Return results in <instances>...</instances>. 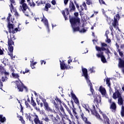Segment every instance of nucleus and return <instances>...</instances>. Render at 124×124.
Instances as JSON below:
<instances>
[{
  "label": "nucleus",
  "mask_w": 124,
  "mask_h": 124,
  "mask_svg": "<svg viewBox=\"0 0 124 124\" xmlns=\"http://www.w3.org/2000/svg\"><path fill=\"white\" fill-rule=\"evenodd\" d=\"M70 22L73 29L74 32L75 31H79V32H86L87 29H82L81 30L79 29V26L81 25L80 23V19L78 17H72L70 18Z\"/></svg>",
  "instance_id": "1"
},
{
  "label": "nucleus",
  "mask_w": 124,
  "mask_h": 124,
  "mask_svg": "<svg viewBox=\"0 0 124 124\" xmlns=\"http://www.w3.org/2000/svg\"><path fill=\"white\" fill-rule=\"evenodd\" d=\"M10 33V36H8V50L10 52L9 55L10 56L12 60H13V59H15V56H13V46H14V42H13V40H15L16 39L15 35H14L15 33L11 32V33Z\"/></svg>",
  "instance_id": "2"
},
{
  "label": "nucleus",
  "mask_w": 124,
  "mask_h": 124,
  "mask_svg": "<svg viewBox=\"0 0 124 124\" xmlns=\"http://www.w3.org/2000/svg\"><path fill=\"white\" fill-rule=\"evenodd\" d=\"M26 0H21L19 2L20 6L19 7V10L20 11H22L23 13H24L26 16H29V13L31 12V10L29 7H28V5L25 3Z\"/></svg>",
  "instance_id": "3"
},
{
  "label": "nucleus",
  "mask_w": 124,
  "mask_h": 124,
  "mask_svg": "<svg viewBox=\"0 0 124 124\" xmlns=\"http://www.w3.org/2000/svg\"><path fill=\"white\" fill-rule=\"evenodd\" d=\"M82 70L83 76H84L88 85L90 87V91L91 92L92 94H93L94 90L93 88V84H92L91 80H90L89 79V76H88V70H87L86 68H82Z\"/></svg>",
  "instance_id": "4"
},
{
  "label": "nucleus",
  "mask_w": 124,
  "mask_h": 124,
  "mask_svg": "<svg viewBox=\"0 0 124 124\" xmlns=\"http://www.w3.org/2000/svg\"><path fill=\"white\" fill-rule=\"evenodd\" d=\"M83 107L85 108L86 111L88 112V113H90V111H91L92 114L95 116V117L97 118V119H98L99 120H101V118H100V115L95 110V107L94 105L93 106V109H91L89 107V106L88 105H83Z\"/></svg>",
  "instance_id": "5"
},
{
  "label": "nucleus",
  "mask_w": 124,
  "mask_h": 124,
  "mask_svg": "<svg viewBox=\"0 0 124 124\" xmlns=\"http://www.w3.org/2000/svg\"><path fill=\"white\" fill-rule=\"evenodd\" d=\"M16 89H17L18 92H23L24 90V89L26 91V92L28 91V88L26 86H24V84L21 81H16Z\"/></svg>",
  "instance_id": "6"
},
{
  "label": "nucleus",
  "mask_w": 124,
  "mask_h": 124,
  "mask_svg": "<svg viewBox=\"0 0 124 124\" xmlns=\"http://www.w3.org/2000/svg\"><path fill=\"white\" fill-rule=\"evenodd\" d=\"M118 20H120V15H119V14H117L116 16H114V20H111V24L112 26H113L116 30L119 29V27H118V26H119V23H118Z\"/></svg>",
  "instance_id": "7"
},
{
  "label": "nucleus",
  "mask_w": 124,
  "mask_h": 124,
  "mask_svg": "<svg viewBox=\"0 0 124 124\" xmlns=\"http://www.w3.org/2000/svg\"><path fill=\"white\" fill-rule=\"evenodd\" d=\"M8 28L9 29L10 33H11V32H13V33H16V32L18 31V28H15V30H13V29H14V26L13 24H10V23H8Z\"/></svg>",
  "instance_id": "8"
},
{
  "label": "nucleus",
  "mask_w": 124,
  "mask_h": 124,
  "mask_svg": "<svg viewBox=\"0 0 124 124\" xmlns=\"http://www.w3.org/2000/svg\"><path fill=\"white\" fill-rule=\"evenodd\" d=\"M102 45V47H100L97 46H95V49L96 50V51H98V52H100V53H101V51H105V50H106V48H107V44H105V43H102L101 44Z\"/></svg>",
  "instance_id": "9"
},
{
  "label": "nucleus",
  "mask_w": 124,
  "mask_h": 124,
  "mask_svg": "<svg viewBox=\"0 0 124 124\" xmlns=\"http://www.w3.org/2000/svg\"><path fill=\"white\" fill-rule=\"evenodd\" d=\"M60 67L61 69H62V70H64V69H71V68H73L72 66H70L69 65V67L66 66V65H65V63H64V62H62V61H60Z\"/></svg>",
  "instance_id": "10"
},
{
  "label": "nucleus",
  "mask_w": 124,
  "mask_h": 124,
  "mask_svg": "<svg viewBox=\"0 0 124 124\" xmlns=\"http://www.w3.org/2000/svg\"><path fill=\"white\" fill-rule=\"evenodd\" d=\"M122 97V94L120 93L119 90H115V92L113 94V98L114 99H117V98H120Z\"/></svg>",
  "instance_id": "11"
},
{
  "label": "nucleus",
  "mask_w": 124,
  "mask_h": 124,
  "mask_svg": "<svg viewBox=\"0 0 124 124\" xmlns=\"http://www.w3.org/2000/svg\"><path fill=\"white\" fill-rule=\"evenodd\" d=\"M96 56L98 58H101V60L104 63H105L106 62V59H105V57L103 55V52H101L100 53L97 54Z\"/></svg>",
  "instance_id": "12"
},
{
  "label": "nucleus",
  "mask_w": 124,
  "mask_h": 124,
  "mask_svg": "<svg viewBox=\"0 0 124 124\" xmlns=\"http://www.w3.org/2000/svg\"><path fill=\"white\" fill-rule=\"evenodd\" d=\"M42 101L44 103V106L45 107V110H46V111H51L52 110L49 107V105L48 104V103L46 102V99H43Z\"/></svg>",
  "instance_id": "13"
},
{
  "label": "nucleus",
  "mask_w": 124,
  "mask_h": 124,
  "mask_svg": "<svg viewBox=\"0 0 124 124\" xmlns=\"http://www.w3.org/2000/svg\"><path fill=\"white\" fill-rule=\"evenodd\" d=\"M33 117L34 118V122L35 124H43L42 122L39 121V118H38V116L34 114L33 115Z\"/></svg>",
  "instance_id": "14"
},
{
  "label": "nucleus",
  "mask_w": 124,
  "mask_h": 124,
  "mask_svg": "<svg viewBox=\"0 0 124 124\" xmlns=\"http://www.w3.org/2000/svg\"><path fill=\"white\" fill-rule=\"evenodd\" d=\"M0 74H4L5 76H9V72H6L1 66H0Z\"/></svg>",
  "instance_id": "15"
},
{
  "label": "nucleus",
  "mask_w": 124,
  "mask_h": 124,
  "mask_svg": "<svg viewBox=\"0 0 124 124\" xmlns=\"http://www.w3.org/2000/svg\"><path fill=\"white\" fill-rule=\"evenodd\" d=\"M62 15H63L65 20H67V16H68V14H69V12L68 11V9H65L62 12Z\"/></svg>",
  "instance_id": "16"
},
{
  "label": "nucleus",
  "mask_w": 124,
  "mask_h": 124,
  "mask_svg": "<svg viewBox=\"0 0 124 124\" xmlns=\"http://www.w3.org/2000/svg\"><path fill=\"white\" fill-rule=\"evenodd\" d=\"M63 105L64 107H65V108L66 109L67 112H68L69 114L70 115V117L71 119H74V116H73V114H72L71 111L69 110V108H68V107H67V106H66V105H65V104L64 103H63Z\"/></svg>",
  "instance_id": "17"
},
{
  "label": "nucleus",
  "mask_w": 124,
  "mask_h": 124,
  "mask_svg": "<svg viewBox=\"0 0 124 124\" xmlns=\"http://www.w3.org/2000/svg\"><path fill=\"white\" fill-rule=\"evenodd\" d=\"M99 91L102 95H106V90L102 86H100Z\"/></svg>",
  "instance_id": "18"
},
{
  "label": "nucleus",
  "mask_w": 124,
  "mask_h": 124,
  "mask_svg": "<svg viewBox=\"0 0 124 124\" xmlns=\"http://www.w3.org/2000/svg\"><path fill=\"white\" fill-rule=\"evenodd\" d=\"M94 101L98 104V103H100L101 101V97H100L98 95L94 96Z\"/></svg>",
  "instance_id": "19"
},
{
  "label": "nucleus",
  "mask_w": 124,
  "mask_h": 124,
  "mask_svg": "<svg viewBox=\"0 0 124 124\" xmlns=\"http://www.w3.org/2000/svg\"><path fill=\"white\" fill-rule=\"evenodd\" d=\"M119 67H123L122 72L124 74V61L122 60V59H120L119 63Z\"/></svg>",
  "instance_id": "20"
},
{
  "label": "nucleus",
  "mask_w": 124,
  "mask_h": 124,
  "mask_svg": "<svg viewBox=\"0 0 124 124\" xmlns=\"http://www.w3.org/2000/svg\"><path fill=\"white\" fill-rule=\"evenodd\" d=\"M11 78H13L14 79H19V78H20V76H19V74L13 72L11 74Z\"/></svg>",
  "instance_id": "21"
},
{
  "label": "nucleus",
  "mask_w": 124,
  "mask_h": 124,
  "mask_svg": "<svg viewBox=\"0 0 124 124\" xmlns=\"http://www.w3.org/2000/svg\"><path fill=\"white\" fill-rule=\"evenodd\" d=\"M42 22H43L44 24H45V26L46 27V28L48 30V31H49L50 30H49V25L48 24V20L46 18H44L43 19H42Z\"/></svg>",
  "instance_id": "22"
},
{
  "label": "nucleus",
  "mask_w": 124,
  "mask_h": 124,
  "mask_svg": "<svg viewBox=\"0 0 124 124\" xmlns=\"http://www.w3.org/2000/svg\"><path fill=\"white\" fill-rule=\"evenodd\" d=\"M11 3V5H10L11 11L12 12L13 11H14V7H13V4H14L15 1L14 0H10Z\"/></svg>",
  "instance_id": "23"
},
{
  "label": "nucleus",
  "mask_w": 124,
  "mask_h": 124,
  "mask_svg": "<svg viewBox=\"0 0 124 124\" xmlns=\"http://www.w3.org/2000/svg\"><path fill=\"white\" fill-rule=\"evenodd\" d=\"M103 117L104 118L105 121L106 122V123L108 124H109V118L107 117L106 114L103 113L102 114Z\"/></svg>",
  "instance_id": "24"
},
{
  "label": "nucleus",
  "mask_w": 124,
  "mask_h": 124,
  "mask_svg": "<svg viewBox=\"0 0 124 124\" xmlns=\"http://www.w3.org/2000/svg\"><path fill=\"white\" fill-rule=\"evenodd\" d=\"M72 98L74 100L75 103H76V104H78V103H79V100H78V99L77 98V97H76V95H75V94H73Z\"/></svg>",
  "instance_id": "25"
},
{
  "label": "nucleus",
  "mask_w": 124,
  "mask_h": 124,
  "mask_svg": "<svg viewBox=\"0 0 124 124\" xmlns=\"http://www.w3.org/2000/svg\"><path fill=\"white\" fill-rule=\"evenodd\" d=\"M117 48L118 49L117 52H118V53L119 54V56H120V57L123 58V57L124 56V52L123 51H121V49H120V48H119V46H117Z\"/></svg>",
  "instance_id": "26"
},
{
  "label": "nucleus",
  "mask_w": 124,
  "mask_h": 124,
  "mask_svg": "<svg viewBox=\"0 0 124 124\" xmlns=\"http://www.w3.org/2000/svg\"><path fill=\"white\" fill-rule=\"evenodd\" d=\"M118 103L119 105H123L124 103V99H123V97H120V98H118Z\"/></svg>",
  "instance_id": "27"
},
{
  "label": "nucleus",
  "mask_w": 124,
  "mask_h": 124,
  "mask_svg": "<svg viewBox=\"0 0 124 124\" xmlns=\"http://www.w3.org/2000/svg\"><path fill=\"white\" fill-rule=\"evenodd\" d=\"M73 115L76 117L77 120L79 119V117L77 115V112H76V109L75 108H72Z\"/></svg>",
  "instance_id": "28"
},
{
  "label": "nucleus",
  "mask_w": 124,
  "mask_h": 124,
  "mask_svg": "<svg viewBox=\"0 0 124 124\" xmlns=\"http://www.w3.org/2000/svg\"><path fill=\"white\" fill-rule=\"evenodd\" d=\"M1 62L2 63H4L5 65H6V64H8V59L6 58H4L1 60Z\"/></svg>",
  "instance_id": "29"
},
{
  "label": "nucleus",
  "mask_w": 124,
  "mask_h": 124,
  "mask_svg": "<svg viewBox=\"0 0 124 124\" xmlns=\"http://www.w3.org/2000/svg\"><path fill=\"white\" fill-rule=\"evenodd\" d=\"M116 108H117V107L116 106V104L115 103H112L110 105V109L115 110H116Z\"/></svg>",
  "instance_id": "30"
},
{
  "label": "nucleus",
  "mask_w": 124,
  "mask_h": 124,
  "mask_svg": "<svg viewBox=\"0 0 124 124\" xmlns=\"http://www.w3.org/2000/svg\"><path fill=\"white\" fill-rule=\"evenodd\" d=\"M5 121H6L5 117H3L2 115H0V122H1V123H4Z\"/></svg>",
  "instance_id": "31"
},
{
  "label": "nucleus",
  "mask_w": 124,
  "mask_h": 124,
  "mask_svg": "<svg viewBox=\"0 0 124 124\" xmlns=\"http://www.w3.org/2000/svg\"><path fill=\"white\" fill-rule=\"evenodd\" d=\"M69 7H70L71 10H75V6H74V4H73V3H72V2L70 3Z\"/></svg>",
  "instance_id": "32"
},
{
  "label": "nucleus",
  "mask_w": 124,
  "mask_h": 124,
  "mask_svg": "<svg viewBox=\"0 0 124 124\" xmlns=\"http://www.w3.org/2000/svg\"><path fill=\"white\" fill-rule=\"evenodd\" d=\"M50 7H51V5L50 4H46L45 6V10H46V11H48V9L50 8Z\"/></svg>",
  "instance_id": "33"
},
{
  "label": "nucleus",
  "mask_w": 124,
  "mask_h": 124,
  "mask_svg": "<svg viewBox=\"0 0 124 124\" xmlns=\"http://www.w3.org/2000/svg\"><path fill=\"white\" fill-rule=\"evenodd\" d=\"M121 114L122 117H124V106H122Z\"/></svg>",
  "instance_id": "34"
},
{
  "label": "nucleus",
  "mask_w": 124,
  "mask_h": 124,
  "mask_svg": "<svg viewBox=\"0 0 124 124\" xmlns=\"http://www.w3.org/2000/svg\"><path fill=\"white\" fill-rule=\"evenodd\" d=\"M1 79L2 82H5L7 81V80H8V78H7V77H2Z\"/></svg>",
  "instance_id": "35"
},
{
  "label": "nucleus",
  "mask_w": 124,
  "mask_h": 124,
  "mask_svg": "<svg viewBox=\"0 0 124 124\" xmlns=\"http://www.w3.org/2000/svg\"><path fill=\"white\" fill-rule=\"evenodd\" d=\"M4 54V49L1 47V46H0V55H2Z\"/></svg>",
  "instance_id": "36"
},
{
  "label": "nucleus",
  "mask_w": 124,
  "mask_h": 124,
  "mask_svg": "<svg viewBox=\"0 0 124 124\" xmlns=\"http://www.w3.org/2000/svg\"><path fill=\"white\" fill-rule=\"evenodd\" d=\"M27 119L28 120H29L30 122H31L32 124H33V121H32V119H31V115H28L27 117Z\"/></svg>",
  "instance_id": "37"
},
{
  "label": "nucleus",
  "mask_w": 124,
  "mask_h": 124,
  "mask_svg": "<svg viewBox=\"0 0 124 124\" xmlns=\"http://www.w3.org/2000/svg\"><path fill=\"white\" fill-rule=\"evenodd\" d=\"M31 104L33 107H35V106H36V103L34 102V100L32 99L31 100Z\"/></svg>",
  "instance_id": "38"
},
{
  "label": "nucleus",
  "mask_w": 124,
  "mask_h": 124,
  "mask_svg": "<svg viewBox=\"0 0 124 124\" xmlns=\"http://www.w3.org/2000/svg\"><path fill=\"white\" fill-rule=\"evenodd\" d=\"M106 83H107V85H108V87H110V78H107L106 79Z\"/></svg>",
  "instance_id": "39"
},
{
  "label": "nucleus",
  "mask_w": 124,
  "mask_h": 124,
  "mask_svg": "<svg viewBox=\"0 0 124 124\" xmlns=\"http://www.w3.org/2000/svg\"><path fill=\"white\" fill-rule=\"evenodd\" d=\"M86 0V3L88 5H91V4H93V2H92V0Z\"/></svg>",
  "instance_id": "40"
},
{
  "label": "nucleus",
  "mask_w": 124,
  "mask_h": 124,
  "mask_svg": "<svg viewBox=\"0 0 124 124\" xmlns=\"http://www.w3.org/2000/svg\"><path fill=\"white\" fill-rule=\"evenodd\" d=\"M55 100L57 101V103H58V104L62 105V101H61V100H60V99L57 98L56 99H55Z\"/></svg>",
  "instance_id": "41"
},
{
  "label": "nucleus",
  "mask_w": 124,
  "mask_h": 124,
  "mask_svg": "<svg viewBox=\"0 0 124 124\" xmlns=\"http://www.w3.org/2000/svg\"><path fill=\"white\" fill-rule=\"evenodd\" d=\"M31 65H35L37 63V62H34V60H32L31 61Z\"/></svg>",
  "instance_id": "42"
},
{
  "label": "nucleus",
  "mask_w": 124,
  "mask_h": 124,
  "mask_svg": "<svg viewBox=\"0 0 124 124\" xmlns=\"http://www.w3.org/2000/svg\"><path fill=\"white\" fill-rule=\"evenodd\" d=\"M94 67H93L89 69V71H90L91 72V73H94Z\"/></svg>",
  "instance_id": "43"
},
{
  "label": "nucleus",
  "mask_w": 124,
  "mask_h": 124,
  "mask_svg": "<svg viewBox=\"0 0 124 124\" xmlns=\"http://www.w3.org/2000/svg\"><path fill=\"white\" fill-rule=\"evenodd\" d=\"M82 6L84 7V8L85 10H88V9L87 8V4H86V2H83Z\"/></svg>",
  "instance_id": "44"
},
{
  "label": "nucleus",
  "mask_w": 124,
  "mask_h": 124,
  "mask_svg": "<svg viewBox=\"0 0 124 124\" xmlns=\"http://www.w3.org/2000/svg\"><path fill=\"white\" fill-rule=\"evenodd\" d=\"M107 43H111V40L108 38V35H107V40H106Z\"/></svg>",
  "instance_id": "45"
},
{
  "label": "nucleus",
  "mask_w": 124,
  "mask_h": 124,
  "mask_svg": "<svg viewBox=\"0 0 124 124\" xmlns=\"http://www.w3.org/2000/svg\"><path fill=\"white\" fill-rule=\"evenodd\" d=\"M60 110H61V111L63 115H65V112H64V109H63V108L61 107L60 108Z\"/></svg>",
  "instance_id": "46"
},
{
  "label": "nucleus",
  "mask_w": 124,
  "mask_h": 124,
  "mask_svg": "<svg viewBox=\"0 0 124 124\" xmlns=\"http://www.w3.org/2000/svg\"><path fill=\"white\" fill-rule=\"evenodd\" d=\"M11 17V15H10V14H9V16L7 18V21H8V23H10V17Z\"/></svg>",
  "instance_id": "47"
},
{
  "label": "nucleus",
  "mask_w": 124,
  "mask_h": 124,
  "mask_svg": "<svg viewBox=\"0 0 124 124\" xmlns=\"http://www.w3.org/2000/svg\"><path fill=\"white\" fill-rule=\"evenodd\" d=\"M29 2V5H30V6H32V7H34L35 5V4H34V3L33 2Z\"/></svg>",
  "instance_id": "48"
},
{
  "label": "nucleus",
  "mask_w": 124,
  "mask_h": 124,
  "mask_svg": "<svg viewBox=\"0 0 124 124\" xmlns=\"http://www.w3.org/2000/svg\"><path fill=\"white\" fill-rule=\"evenodd\" d=\"M53 104L55 105L56 108V109H59V105H58L56 103V102H53Z\"/></svg>",
  "instance_id": "49"
},
{
  "label": "nucleus",
  "mask_w": 124,
  "mask_h": 124,
  "mask_svg": "<svg viewBox=\"0 0 124 124\" xmlns=\"http://www.w3.org/2000/svg\"><path fill=\"white\" fill-rule=\"evenodd\" d=\"M38 105H40L41 107H43V103H40L39 102H38V101H37Z\"/></svg>",
  "instance_id": "50"
},
{
  "label": "nucleus",
  "mask_w": 124,
  "mask_h": 124,
  "mask_svg": "<svg viewBox=\"0 0 124 124\" xmlns=\"http://www.w3.org/2000/svg\"><path fill=\"white\" fill-rule=\"evenodd\" d=\"M107 22H108V23L109 24V25H110L111 24V18H107Z\"/></svg>",
  "instance_id": "51"
},
{
  "label": "nucleus",
  "mask_w": 124,
  "mask_h": 124,
  "mask_svg": "<svg viewBox=\"0 0 124 124\" xmlns=\"http://www.w3.org/2000/svg\"><path fill=\"white\" fill-rule=\"evenodd\" d=\"M100 3L101 4H104L105 2L103 1V0H99Z\"/></svg>",
  "instance_id": "52"
},
{
  "label": "nucleus",
  "mask_w": 124,
  "mask_h": 124,
  "mask_svg": "<svg viewBox=\"0 0 124 124\" xmlns=\"http://www.w3.org/2000/svg\"><path fill=\"white\" fill-rule=\"evenodd\" d=\"M44 121H45L46 122H49L50 121V120H49V118H48V117H46L44 119Z\"/></svg>",
  "instance_id": "53"
},
{
  "label": "nucleus",
  "mask_w": 124,
  "mask_h": 124,
  "mask_svg": "<svg viewBox=\"0 0 124 124\" xmlns=\"http://www.w3.org/2000/svg\"><path fill=\"white\" fill-rule=\"evenodd\" d=\"M43 63H44V64H45L46 63V62L44 61V60L41 61V64L43 65Z\"/></svg>",
  "instance_id": "54"
},
{
  "label": "nucleus",
  "mask_w": 124,
  "mask_h": 124,
  "mask_svg": "<svg viewBox=\"0 0 124 124\" xmlns=\"http://www.w3.org/2000/svg\"><path fill=\"white\" fill-rule=\"evenodd\" d=\"M51 3H52V4H53V5H55V4H56V0H52V1H51Z\"/></svg>",
  "instance_id": "55"
},
{
  "label": "nucleus",
  "mask_w": 124,
  "mask_h": 124,
  "mask_svg": "<svg viewBox=\"0 0 124 124\" xmlns=\"http://www.w3.org/2000/svg\"><path fill=\"white\" fill-rule=\"evenodd\" d=\"M108 34H109V31L107 30L106 31V33H105V35L106 36V37H107V35H108Z\"/></svg>",
  "instance_id": "56"
},
{
  "label": "nucleus",
  "mask_w": 124,
  "mask_h": 124,
  "mask_svg": "<svg viewBox=\"0 0 124 124\" xmlns=\"http://www.w3.org/2000/svg\"><path fill=\"white\" fill-rule=\"evenodd\" d=\"M34 107V109H35V110H36V111H40V109H39V108H37V107Z\"/></svg>",
  "instance_id": "57"
},
{
  "label": "nucleus",
  "mask_w": 124,
  "mask_h": 124,
  "mask_svg": "<svg viewBox=\"0 0 124 124\" xmlns=\"http://www.w3.org/2000/svg\"><path fill=\"white\" fill-rule=\"evenodd\" d=\"M69 0H64V4H67V2H68Z\"/></svg>",
  "instance_id": "58"
},
{
  "label": "nucleus",
  "mask_w": 124,
  "mask_h": 124,
  "mask_svg": "<svg viewBox=\"0 0 124 124\" xmlns=\"http://www.w3.org/2000/svg\"><path fill=\"white\" fill-rule=\"evenodd\" d=\"M74 15L75 16H76V17H78V16L79 15V14H78V13H75Z\"/></svg>",
  "instance_id": "59"
},
{
  "label": "nucleus",
  "mask_w": 124,
  "mask_h": 124,
  "mask_svg": "<svg viewBox=\"0 0 124 124\" xmlns=\"http://www.w3.org/2000/svg\"><path fill=\"white\" fill-rule=\"evenodd\" d=\"M70 62H72V60L70 59L68 61V64H70Z\"/></svg>",
  "instance_id": "60"
},
{
  "label": "nucleus",
  "mask_w": 124,
  "mask_h": 124,
  "mask_svg": "<svg viewBox=\"0 0 124 124\" xmlns=\"http://www.w3.org/2000/svg\"><path fill=\"white\" fill-rule=\"evenodd\" d=\"M15 16H16V17H18V16H19V14H18L17 12H15Z\"/></svg>",
  "instance_id": "61"
},
{
  "label": "nucleus",
  "mask_w": 124,
  "mask_h": 124,
  "mask_svg": "<svg viewBox=\"0 0 124 124\" xmlns=\"http://www.w3.org/2000/svg\"><path fill=\"white\" fill-rule=\"evenodd\" d=\"M29 71H30V70L28 69H25V73H28V72H29Z\"/></svg>",
  "instance_id": "62"
},
{
  "label": "nucleus",
  "mask_w": 124,
  "mask_h": 124,
  "mask_svg": "<svg viewBox=\"0 0 124 124\" xmlns=\"http://www.w3.org/2000/svg\"><path fill=\"white\" fill-rule=\"evenodd\" d=\"M0 86L1 87H2L3 86L2 82H1V80L0 79Z\"/></svg>",
  "instance_id": "63"
},
{
  "label": "nucleus",
  "mask_w": 124,
  "mask_h": 124,
  "mask_svg": "<svg viewBox=\"0 0 124 124\" xmlns=\"http://www.w3.org/2000/svg\"><path fill=\"white\" fill-rule=\"evenodd\" d=\"M80 116L82 118H83L84 117V113H80Z\"/></svg>",
  "instance_id": "64"
}]
</instances>
